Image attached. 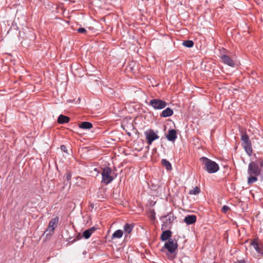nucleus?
Instances as JSON below:
<instances>
[{"label":"nucleus","instance_id":"3","mask_svg":"<svg viewBox=\"0 0 263 263\" xmlns=\"http://www.w3.org/2000/svg\"><path fill=\"white\" fill-rule=\"evenodd\" d=\"M164 247L167 249L168 252L171 254L170 255H168V258L171 260L173 259L176 256V253L175 252L178 248V244L177 242L175 241L173 239H169L167 242L165 243Z\"/></svg>","mask_w":263,"mask_h":263},{"label":"nucleus","instance_id":"28","mask_svg":"<svg viewBox=\"0 0 263 263\" xmlns=\"http://www.w3.org/2000/svg\"><path fill=\"white\" fill-rule=\"evenodd\" d=\"M66 178L67 180H70L71 178V175L70 173H67L66 175Z\"/></svg>","mask_w":263,"mask_h":263},{"label":"nucleus","instance_id":"18","mask_svg":"<svg viewBox=\"0 0 263 263\" xmlns=\"http://www.w3.org/2000/svg\"><path fill=\"white\" fill-rule=\"evenodd\" d=\"M251 245L254 247V248L258 253L263 254V252L262 250L261 249L260 247L258 246L257 242L255 240H253L251 242Z\"/></svg>","mask_w":263,"mask_h":263},{"label":"nucleus","instance_id":"16","mask_svg":"<svg viewBox=\"0 0 263 263\" xmlns=\"http://www.w3.org/2000/svg\"><path fill=\"white\" fill-rule=\"evenodd\" d=\"M80 128L84 129H89L92 127V124L89 122H82L79 125Z\"/></svg>","mask_w":263,"mask_h":263},{"label":"nucleus","instance_id":"26","mask_svg":"<svg viewBox=\"0 0 263 263\" xmlns=\"http://www.w3.org/2000/svg\"><path fill=\"white\" fill-rule=\"evenodd\" d=\"M229 210L230 208L227 205H223L221 208V211L224 213H227Z\"/></svg>","mask_w":263,"mask_h":263},{"label":"nucleus","instance_id":"27","mask_svg":"<svg viewBox=\"0 0 263 263\" xmlns=\"http://www.w3.org/2000/svg\"><path fill=\"white\" fill-rule=\"evenodd\" d=\"M78 32L80 33H84L85 34L87 32L86 30L84 28H79L77 30Z\"/></svg>","mask_w":263,"mask_h":263},{"label":"nucleus","instance_id":"8","mask_svg":"<svg viewBox=\"0 0 263 263\" xmlns=\"http://www.w3.org/2000/svg\"><path fill=\"white\" fill-rule=\"evenodd\" d=\"M144 134L149 145H151L154 140L159 138L158 135L152 129L145 132Z\"/></svg>","mask_w":263,"mask_h":263},{"label":"nucleus","instance_id":"22","mask_svg":"<svg viewBox=\"0 0 263 263\" xmlns=\"http://www.w3.org/2000/svg\"><path fill=\"white\" fill-rule=\"evenodd\" d=\"M241 140L242 141L243 144L251 142L249 136L246 134L241 136Z\"/></svg>","mask_w":263,"mask_h":263},{"label":"nucleus","instance_id":"21","mask_svg":"<svg viewBox=\"0 0 263 263\" xmlns=\"http://www.w3.org/2000/svg\"><path fill=\"white\" fill-rule=\"evenodd\" d=\"M134 226L133 224L126 223L123 227L124 232L127 234L130 233L133 230Z\"/></svg>","mask_w":263,"mask_h":263},{"label":"nucleus","instance_id":"25","mask_svg":"<svg viewBox=\"0 0 263 263\" xmlns=\"http://www.w3.org/2000/svg\"><path fill=\"white\" fill-rule=\"evenodd\" d=\"M183 45L185 47L191 48L194 45V43L191 40H187L185 41L182 43Z\"/></svg>","mask_w":263,"mask_h":263},{"label":"nucleus","instance_id":"7","mask_svg":"<svg viewBox=\"0 0 263 263\" xmlns=\"http://www.w3.org/2000/svg\"><path fill=\"white\" fill-rule=\"evenodd\" d=\"M59 218L58 217H55L51 219L49 222L48 229L45 231L46 236L51 235L54 233L55 229L57 227L59 222Z\"/></svg>","mask_w":263,"mask_h":263},{"label":"nucleus","instance_id":"29","mask_svg":"<svg viewBox=\"0 0 263 263\" xmlns=\"http://www.w3.org/2000/svg\"><path fill=\"white\" fill-rule=\"evenodd\" d=\"M61 149L62 151H63L64 152H66V151H67L66 146L65 145H61Z\"/></svg>","mask_w":263,"mask_h":263},{"label":"nucleus","instance_id":"30","mask_svg":"<svg viewBox=\"0 0 263 263\" xmlns=\"http://www.w3.org/2000/svg\"><path fill=\"white\" fill-rule=\"evenodd\" d=\"M235 263H246V262L244 260H238L237 261H236Z\"/></svg>","mask_w":263,"mask_h":263},{"label":"nucleus","instance_id":"20","mask_svg":"<svg viewBox=\"0 0 263 263\" xmlns=\"http://www.w3.org/2000/svg\"><path fill=\"white\" fill-rule=\"evenodd\" d=\"M162 164L163 166L165 167L167 171H170L172 169L171 163L165 159H163L161 161Z\"/></svg>","mask_w":263,"mask_h":263},{"label":"nucleus","instance_id":"12","mask_svg":"<svg viewBox=\"0 0 263 263\" xmlns=\"http://www.w3.org/2000/svg\"><path fill=\"white\" fill-rule=\"evenodd\" d=\"M96 230V229L95 227H92L89 229L85 230L83 232V236L85 239H88L91 236L92 234Z\"/></svg>","mask_w":263,"mask_h":263},{"label":"nucleus","instance_id":"1","mask_svg":"<svg viewBox=\"0 0 263 263\" xmlns=\"http://www.w3.org/2000/svg\"><path fill=\"white\" fill-rule=\"evenodd\" d=\"M263 166V160L258 158L251 161L248 165V173L250 176L248 178V183L252 184L257 181V176L261 175V166Z\"/></svg>","mask_w":263,"mask_h":263},{"label":"nucleus","instance_id":"6","mask_svg":"<svg viewBox=\"0 0 263 263\" xmlns=\"http://www.w3.org/2000/svg\"><path fill=\"white\" fill-rule=\"evenodd\" d=\"M149 105L152 106L155 109H162L166 106L167 103L159 99H154L150 101Z\"/></svg>","mask_w":263,"mask_h":263},{"label":"nucleus","instance_id":"15","mask_svg":"<svg viewBox=\"0 0 263 263\" xmlns=\"http://www.w3.org/2000/svg\"><path fill=\"white\" fill-rule=\"evenodd\" d=\"M69 120L68 117L61 115L58 117V122L60 124H64L69 122Z\"/></svg>","mask_w":263,"mask_h":263},{"label":"nucleus","instance_id":"17","mask_svg":"<svg viewBox=\"0 0 263 263\" xmlns=\"http://www.w3.org/2000/svg\"><path fill=\"white\" fill-rule=\"evenodd\" d=\"M243 146L247 154L249 156H251L253 153L251 142L243 144Z\"/></svg>","mask_w":263,"mask_h":263},{"label":"nucleus","instance_id":"24","mask_svg":"<svg viewBox=\"0 0 263 263\" xmlns=\"http://www.w3.org/2000/svg\"><path fill=\"white\" fill-rule=\"evenodd\" d=\"M148 216L149 218L152 220H155L156 219V213L154 210H151L148 213Z\"/></svg>","mask_w":263,"mask_h":263},{"label":"nucleus","instance_id":"14","mask_svg":"<svg viewBox=\"0 0 263 263\" xmlns=\"http://www.w3.org/2000/svg\"><path fill=\"white\" fill-rule=\"evenodd\" d=\"M173 114V110L170 107H167L165 109L163 110L160 114V116L166 118L171 116Z\"/></svg>","mask_w":263,"mask_h":263},{"label":"nucleus","instance_id":"23","mask_svg":"<svg viewBox=\"0 0 263 263\" xmlns=\"http://www.w3.org/2000/svg\"><path fill=\"white\" fill-rule=\"evenodd\" d=\"M200 192V189L199 187L196 186L189 192L190 195H197Z\"/></svg>","mask_w":263,"mask_h":263},{"label":"nucleus","instance_id":"4","mask_svg":"<svg viewBox=\"0 0 263 263\" xmlns=\"http://www.w3.org/2000/svg\"><path fill=\"white\" fill-rule=\"evenodd\" d=\"M176 217L174 216L172 212H170L166 215L162 216L160 218V219L163 222L161 226V229L165 230L172 225L173 221L175 220Z\"/></svg>","mask_w":263,"mask_h":263},{"label":"nucleus","instance_id":"13","mask_svg":"<svg viewBox=\"0 0 263 263\" xmlns=\"http://www.w3.org/2000/svg\"><path fill=\"white\" fill-rule=\"evenodd\" d=\"M172 236V232L170 230H165L162 232L161 235V240L162 241H166L168 239Z\"/></svg>","mask_w":263,"mask_h":263},{"label":"nucleus","instance_id":"9","mask_svg":"<svg viewBox=\"0 0 263 263\" xmlns=\"http://www.w3.org/2000/svg\"><path fill=\"white\" fill-rule=\"evenodd\" d=\"M220 58L223 63L231 66L234 67L235 65L234 61L227 55L222 54L220 56Z\"/></svg>","mask_w":263,"mask_h":263},{"label":"nucleus","instance_id":"19","mask_svg":"<svg viewBox=\"0 0 263 263\" xmlns=\"http://www.w3.org/2000/svg\"><path fill=\"white\" fill-rule=\"evenodd\" d=\"M123 231L121 230H116L112 235L111 238L112 239H115V238H120L123 236Z\"/></svg>","mask_w":263,"mask_h":263},{"label":"nucleus","instance_id":"10","mask_svg":"<svg viewBox=\"0 0 263 263\" xmlns=\"http://www.w3.org/2000/svg\"><path fill=\"white\" fill-rule=\"evenodd\" d=\"M166 138L170 141H174L177 138L176 131L173 129L170 130L166 136Z\"/></svg>","mask_w":263,"mask_h":263},{"label":"nucleus","instance_id":"5","mask_svg":"<svg viewBox=\"0 0 263 263\" xmlns=\"http://www.w3.org/2000/svg\"><path fill=\"white\" fill-rule=\"evenodd\" d=\"M112 171L109 167H104L101 173L102 175V183L108 184L113 180L114 177L111 176Z\"/></svg>","mask_w":263,"mask_h":263},{"label":"nucleus","instance_id":"11","mask_svg":"<svg viewBox=\"0 0 263 263\" xmlns=\"http://www.w3.org/2000/svg\"><path fill=\"white\" fill-rule=\"evenodd\" d=\"M184 221L187 224H193L196 221V216L193 215H188L185 217Z\"/></svg>","mask_w":263,"mask_h":263},{"label":"nucleus","instance_id":"2","mask_svg":"<svg viewBox=\"0 0 263 263\" xmlns=\"http://www.w3.org/2000/svg\"><path fill=\"white\" fill-rule=\"evenodd\" d=\"M200 161L203 165V169L209 173H215L219 170L218 164L206 157H201Z\"/></svg>","mask_w":263,"mask_h":263}]
</instances>
